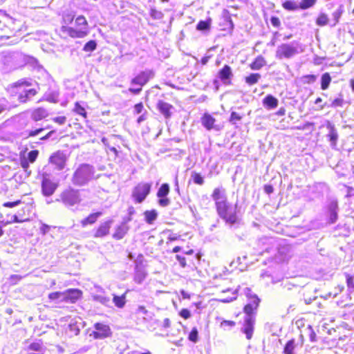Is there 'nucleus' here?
Masks as SVG:
<instances>
[{
  "mask_svg": "<svg viewBox=\"0 0 354 354\" xmlns=\"http://www.w3.org/2000/svg\"><path fill=\"white\" fill-rule=\"evenodd\" d=\"M212 199L215 201L216 207L223 205V203L227 202V196L225 193V190L220 188L214 189L212 194Z\"/></svg>",
  "mask_w": 354,
  "mask_h": 354,
  "instance_id": "17",
  "label": "nucleus"
},
{
  "mask_svg": "<svg viewBox=\"0 0 354 354\" xmlns=\"http://www.w3.org/2000/svg\"><path fill=\"white\" fill-rule=\"evenodd\" d=\"M169 193V185L167 183H163L158 189L157 192L158 198L167 197Z\"/></svg>",
  "mask_w": 354,
  "mask_h": 354,
  "instance_id": "32",
  "label": "nucleus"
},
{
  "mask_svg": "<svg viewBox=\"0 0 354 354\" xmlns=\"http://www.w3.org/2000/svg\"><path fill=\"white\" fill-rule=\"evenodd\" d=\"M266 64V60L261 56L257 57L255 60L250 64L252 70H259Z\"/></svg>",
  "mask_w": 354,
  "mask_h": 354,
  "instance_id": "29",
  "label": "nucleus"
},
{
  "mask_svg": "<svg viewBox=\"0 0 354 354\" xmlns=\"http://www.w3.org/2000/svg\"><path fill=\"white\" fill-rule=\"evenodd\" d=\"M113 302L116 307L119 308H123L126 304V294H123L121 296L113 295Z\"/></svg>",
  "mask_w": 354,
  "mask_h": 354,
  "instance_id": "30",
  "label": "nucleus"
},
{
  "mask_svg": "<svg viewBox=\"0 0 354 354\" xmlns=\"http://www.w3.org/2000/svg\"><path fill=\"white\" fill-rule=\"evenodd\" d=\"M21 203V201L20 200H17L14 202H6L3 204V207L12 208L15 207Z\"/></svg>",
  "mask_w": 354,
  "mask_h": 354,
  "instance_id": "54",
  "label": "nucleus"
},
{
  "mask_svg": "<svg viewBox=\"0 0 354 354\" xmlns=\"http://www.w3.org/2000/svg\"><path fill=\"white\" fill-rule=\"evenodd\" d=\"M235 326V322L233 321L224 320L221 323V326L224 329L227 330L232 328Z\"/></svg>",
  "mask_w": 354,
  "mask_h": 354,
  "instance_id": "46",
  "label": "nucleus"
},
{
  "mask_svg": "<svg viewBox=\"0 0 354 354\" xmlns=\"http://www.w3.org/2000/svg\"><path fill=\"white\" fill-rule=\"evenodd\" d=\"M218 216L230 227L239 225L241 218L237 214V203L232 205L228 202L216 207Z\"/></svg>",
  "mask_w": 354,
  "mask_h": 354,
  "instance_id": "3",
  "label": "nucleus"
},
{
  "mask_svg": "<svg viewBox=\"0 0 354 354\" xmlns=\"http://www.w3.org/2000/svg\"><path fill=\"white\" fill-rule=\"evenodd\" d=\"M271 24L273 26L278 28L281 25L280 20L277 17H272L270 19Z\"/></svg>",
  "mask_w": 354,
  "mask_h": 354,
  "instance_id": "61",
  "label": "nucleus"
},
{
  "mask_svg": "<svg viewBox=\"0 0 354 354\" xmlns=\"http://www.w3.org/2000/svg\"><path fill=\"white\" fill-rule=\"evenodd\" d=\"M41 348H42L41 344L39 342L32 343L29 346V350L35 351V352H40L41 351Z\"/></svg>",
  "mask_w": 354,
  "mask_h": 354,
  "instance_id": "49",
  "label": "nucleus"
},
{
  "mask_svg": "<svg viewBox=\"0 0 354 354\" xmlns=\"http://www.w3.org/2000/svg\"><path fill=\"white\" fill-rule=\"evenodd\" d=\"M180 315L184 319H188L191 317V313L189 310L183 308L180 310Z\"/></svg>",
  "mask_w": 354,
  "mask_h": 354,
  "instance_id": "59",
  "label": "nucleus"
},
{
  "mask_svg": "<svg viewBox=\"0 0 354 354\" xmlns=\"http://www.w3.org/2000/svg\"><path fill=\"white\" fill-rule=\"evenodd\" d=\"M342 10H341L340 9L337 10L333 13V17L335 21L333 26H335L339 22V19L342 15Z\"/></svg>",
  "mask_w": 354,
  "mask_h": 354,
  "instance_id": "52",
  "label": "nucleus"
},
{
  "mask_svg": "<svg viewBox=\"0 0 354 354\" xmlns=\"http://www.w3.org/2000/svg\"><path fill=\"white\" fill-rule=\"evenodd\" d=\"M28 221V218H19L18 215L15 214L11 216V220L8 221V223H23L25 221Z\"/></svg>",
  "mask_w": 354,
  "mask_h": 354,
  "instance_id": "51",
  "label": "nucleus"
},
{
  "mask_svg": "<svg viewBox=\"0 0 354 354\" xmlns=\"http://www.w3.org/2000/svg\"><path fill=\"white\" fill-rule=\"evenodd\" d=\"M22 279V277L18 274H12L10 277L9 281L12 284H16Z\"/></svg>",
  "mask_w": 354,
  "mask_h": 354,
  "instance_id": "57",
  "label": "nucleus"
},
{
  "mask_svg": "<svg viewBox=\"0 0 354 354\" xmlns=\"http://www.w3.org/2000/svg\"><path fill=\"white\" fill-rule=\"evenodd\" d=\"M244 292L248 298V304L244 307L245 316L241 330L245 335L248 339H250L252 337L254 329L255 311L259 305L260 299L248 288H245Z\"/></svg>",
  "mask_w": 354,
  "mask_h": 354,
  "instance_id": "1",
  "label": "nucleus"
},
{
  "mask_svg": "<svg viewBox=\"0 0 354 354\" xmlns=\"http://www.w3.org/2000/svg\"><path fill=\"white\" fill-rule=\"evenodd\" d=\"M101 215V212H96L90 214L88 216L81 221L82 227H85L88 224H93Z\"/></svg>",
  "mask_w": 354,
  "mask_h": 354,
  "instance_id": "28",
  "label": "nucleus"
},
{
  "mask_svg": "<svg viewBox=\"0 0 354 354\" xmlns=\"http://www.w3.org/2000/svg\"><path fill=\"white\" fill-rule=\"evenodd\" d=\"M242 118L239 113L236 112L232 111L230 115V122L234 124H236L237 121H240Z\"/></svg>",
  "mask_w": 354,
  "mask_h": 354,
  "instance_id": "45",
  "label": "nucleus"
},
{
  "mask_svg": "<svg viewBox=\"0 0 354 354\" xmlns=\"http://www.w3.org/2000/svg\"><path fill=\"white\" fill-rule=\"evenodd\" d=\"M232 76V68L228 65H225L218 73V77L224 84H230Z\"/></svg>",
  "mask_w": 354,
  "mask_h": 354,
  "instance_id": "15",
  "label": "nucleus"
},
{
  "mask_svg": "<svg viewBox=\"0 0 354 354\" xmlns=\"http://www.w3.org/2000/svg\"><path fill=\"white\" fill-rule=\"evenodd\" d=\"M64 294L65 301L75 303L80 297L82 292L77 289H68Z\"/></svg>",
  "mask_w": 354,
  "mask_h": 354,
  "instance_id": "18",
  "label": "nucleus"
},
{
  "mask_svg": "<svg viewBox=\"0 0 354 354\" xmlns=\"http://www.w3.org/2000/svg\"><path fill=\"white\" fill-rule=\"evenodd\" d=\"M147 276L145 270L138 265H136L135 268L134 281L136 283L140 284L145 280Z\"/></svg>",
  "mask_w": 354,
  "mask_h": 354,
  "instance_id": "26",
  "label": "nucleus"
},
{
  "mask_svg": "<svg viewBox=\"0 0 354 354\" xmlns=\"http://www.w3.org/2000/svg\"><path fill=\"white\" fill-rule=\"evenodd\" d=\"M171 201L167 197L159 198L158 203L160 207H165L169 205Z\"/></svg>",
  "mask_w": 354,
  "mask_h": 354,
  "instance_id": "48",
  "label": "nucleus"
},
{
  "mask_svg": "<svg viewBox=\"0 0 354 354\" xmlns=\"http://www.w3.org/2000/svg\"><path fill=\"white\" fill-rule=\"evenodd\" d=\"M346 279L348 288L351 290H354V277L348 274H346Z\"/></svg>",
  "mask_w": 354,
  "mask_h": 354,
  "instance_id": "47",
  "label": "nucleus"
},
{
  "mask_svg": "<svg viewBox=\"0 0 354 354\" xmlns=\"http://www.w3.org/2000/svg\"><path fill=\"white\" fill-rule=\"evenodd\" d=\"M95 331L93 332L92 335L95 339H104L111 335V328L108 325L102 323H95L94 324Z\"/></svg>",
  "mask_w": 354,
  "mask_h": 354,
  "instance_id": "9",
  "label": "nucleus"
},
{
  "mask_svg": "<svg viewBox=\"0 0 354 354\" xmlns=\"http://www.w3.org/2000/svg\"><path fill=\"white\" fill-rule=\"evenodd\" d=\"M192 177L193 178L194 183H196L197 185H203L204 180L200 174L194 172L192 174Z\"/></svg>",
  "mask_w": 354,
  "mask_h": 354,
  "instance_id": "43",
  "label": "nucleus"
},
{
  "mask_svg": "<svg viewBox=\"0 0 354 354\" xmlns=\"http://www.w3.org/2000/svg\"><path fill=\"white\" fill-rule=\"evenodd\" d=\"M75 24L77 28L62 26L60 31L73 38H84L88 34V24L83 15L75 19Z\"/></svg>",
  "mask_w": 354,
  "mask_h": 354,
  "instance_id": "4",
  "label": "nucleus"
},
{
  "mask_svg": "<svg viewBox=\"0 0 354 354\" xmlns=\"http://www.w3.org/2000/svg\"><path fill=\"white\" fill-rule=\"evenodd\" d=\"M22 55L18 53H14L5 57V64L10 66V69H16L23 64Z\"/></svg>",
  "mask_w": 354,
  "mask_h": 354,
  "instance_id": "11",
  "label": "nucleus"
},
{
  "mask_svg": "<svg viewBox=\"0 0 354 354\" xmlns=\"http://www.w3.org/2000/svg\"><path fill=\"white\" fill-rule=\"evenodd\" d=\"M316 1L317 0H302L299 4V8L306 10L311 8L315 4Z\"/></svg>",
  "mask_w": 354,
  "mask_h": 354,
  "instance_id": "39",
  "label": "nucleus"
},
{
  "mask_svg": "<svg viewBox=\"0 0 354 354\" xmlns=\"http://www.w3.org/2000/svg\"><path fill=\"white\" fill-rule=\"evenodd\" d=\"M38 154H39V151L37 150H32V151H30L28 153V160L29 161V162H31V163H33L37 156H38Z\"/></svg>",
  "mask_w": 354,
  "mask_h": 354,
  "instance_id": "44",
  "label": "nucleus"
},
{
  "mask_svg": "<svg viewBox=\"0 0 354 354\" xmlns=\"http://www.w3.org/2000/svg\"><path fill=\"white\" fill-rule=\"evenodd\" d=\"M73 111L77 114L83 116L84 118H86L87 113L85 109L78 102H75Z\"/></svg>",
  "mask_w": 354,
  "mask_h": 354,
  "instance_id": "37",
  "label": "nucleus"
},
{
  "mask_svg": "<svg viewBox=\"0 0 354 354\" xmlns=\"http://www.w3.org/2000/svg\"><path fill=\"white\" fill-rule=\"evenodd\" d=\"M342 104L343 100L342 98H336L332 102L331 106L333 107L342 106Z\"/></svg>",
  "mask_w": 354,
  "mask_h": 354,
  "instance_id": "62",
  "label": "nucleus"
},
{
  "mask_svg": "<svg viewBox=\"0 0 354 354\" xmlns=\"http://www.w3.org/2000/svg\"><path fill=\"white\" fill-rule=\"evenodd\" d=\"M216 120L209 113H205L201 118V123L203 126L208 131L214 129L216 131L219 130L218 125L215 124Z\"/></svg>",
  "mask_w": 354,
  "mask_h": 354,
  "instance_id": "16",
  "label": "nucleus"
},
{
  "mask_svg": "<svg viewBox=\"0 0 354 354\" xmlns=\"http://www.w3.org/2000/svg\"><path fill=\"white\" fill-rule=\"evenodd\" d=\"M53 120L59 124H64L66 121V118L65 116H59L54 118Z\"/></svg>",
  "mask_w": 354,
  "mask_h": 354,
  "instance_id": "60",
  "label": "nucleus"
},
{
  "mask_svg": "<svg viewBox=\"0 0 354 354\" xmlns=\"http://www.w3.org/2000/svg\"><path fill=\"white\" fill-rule=\"evenodd\" d=\"M143 111H145L144 109V106L142 102L138 103L134 106L133 112L136 114H140L143 112Z\"/></svg>",
  "mask_w": 354,
  "mask_h": 354,
  "instance_id": "53",
  "label": "nucleus"
},
{
  "mask_svg": "<svg viewBox=\"0 0 354 354\" xmlns=\"http://www.w3.org/2000/svg\"><path fill=\"white\" fill-rule=\"evenodd\" d=\"M65 296L64 292H54L48 295V298L50 300H58L60 301H65Z\"/></svg>",
  "mask_w": 354,
  "mask_h": 354,
  "instance_id": "36",
  "label": "nucleus"
},
{
  "mask_svg": "<svg viewBox=\"0 0 354 354\" xmlns=\"http://www.w3.org/2000/svg\"><path fill=\"white\" fill-rule=\"evenodd\" d=\"M198 332L196 327L193 328L191 332L189 334V340L192 342H197L198 340Z\"/></svg>",
  "mask_w": 354,
  "mask_h": 354,
  "instance_id": "42",
  "label": "nucleus"
},
{
  "mask_svg": "<svg viewBox=\"0 0 354 354\" xmlns=\"http://www.w3.org/2000/svg\"><path fill=\"white\" fill-rule=\"evenodd\" d=\"M210 27V22L207 21H200L197 26L196 29L198 30H207Z\"/></svg>",
  "mask_w": 354,
  "mask_h": 354,
  "instance_id": "41",
  "label": "nucleus"
},
{
  "mask_svg": "<svg viewBox=\"0 0 354 354\" xmlns=\"http://www.w3.org/2000/svg\"><path fill=\"white\" fill-rule=\"evenodd\" d=\"M48 115V112L44 108H37L34 109L31 113V118L34 121H39L44 118H46Z\"/></svg>",
  "mask_w": 354,
  "mask_h": 354,
  "instance_id": "23",
  "label": "nucleus"
},
{
  "mask_svg": "<svg viewBox=\"0 0 354 354\" xmlns=\"http://www.w3.org/2000/svg\"><path fill=\"white\" fill-rule=\"evenodd\" d=\"M261 78V75L259 73H251L249 76L245 77V82L249 85H253L258 82Z\"/></svg>",
  "mask_w": 354,
  "mask_h": 354,
  "instance_id": "35",
  "label": "nucleus"
},
{
  "mask_svg": "<svg viewBox=\"0 0 354 354\" xmlns=\"http://www.w3.org/2000/svg\"><path fill=\"white\" fill-rule=\"evenodd\" d=\"M327 128L329 129V133L328 136L329 137V140L330 142V145L333 148H335L337 145V141L338 139V133L335 128V126L330 123L327 124Z\"/></svg>",
  "mask_w": 354,
  "mask_h": 354,
  "instance_id": "22",
  "label": "nucleus"
},
{
  "mask_svg": "<svg viewBox=\"0 0 354 354\" xmlns=\"http://www.w3.org/2000/svg\"><path fill=\"white\" fill-rule=\"evenodd\" d=\"M129 227L126 223H122L117 227L113 237L117 240L122 239L129 231Z\"/></svg>",
  "mask_w": 354,
  "mask_h": 354,
  "instance_id": "25",
  "label": "nucleus"
},
{
  "mask_svg": "<svg viewBox=\"0 0 354 354\" xmlns=\"http://www.w3.org/2000/svg\"><path fill=\"white\" fill-rule=\"evenodd\" d=\"M176 260L179 262L180 266L182 268H185L187 266L186 259L185 257H183L179 254L176 255Z\"/></svg>",
  "mask_w": 354,
  "mask_h": 354,
  "instance_id": "56",
  "label": "nucleus"
},
{
  "mask_svg": "<svg viewBox=\"0 0 354 354\" xmlns=\"http://www.w3.org/2000/svg\"><path fill=\"white\" fill-rule=\"evenodd\" d=\"M58 187V183L54 182L49 178L44 176L41 182V192L44 196H52Z\"/></svg>",
  "mask_w": 354,
  "mask_h": 354,
  "instance_id": "10",
  "label": "nucleus"
},
{
  "mask_svg": "<svg viewBox=\"0 0 354 354\" xmlns=\"http://www.w3.org/2000/svg\"><path fill=\"white\" fill-rule=\"evenodd\" d=\"M282 6L285 10L289 11H294L299 8V4L294 1H286L283 3Z\"/></svg>",
  "mask_w": 354,
  "mask_h": 354,
  "instance_id": "33",
  "label": "nucleus"
},
{
  "mask_svg": "<svg viewBox=\"0 0 354 354\" xmlns=\"http://www.w3.org/2000/svg\"><path fill=\"white\" fill-rule=\"evenodd\" d=\"M331 81V77L328 73H325L322 76L321 88L322 90H326L328 88Z\"/></svg>",
  "mask_w": 354,
  "mask_h": 354,
  "instance_id": "34",
  "label": "nucleus"
},
{
  "mask_svg": "<svg viewBox=\"0 0 354 354\" xmlns=\"http://www.w3.org/2000/svg\"><path fill=\"white\" fill-rule=\"evenodd\" d=\"M309 330H310V334H309V338H310V340L312 342H315L317 341L316 339V334L314 332V330L312 329V328L310 326H309Z\"/></svg>",
  "mask_w": 354,
  "mask_h": 354,
  "instance_id": "63",
  "label": "nucleus"
},
{
  "mask_svg": "<svg viewBox=\"0 0 354 354\" xmlns=\"http://www.w3.org/2000/svg\"><path fill=\"white\" fill-rule=\"evenodd\" d=\"M60 197L62 203L68 207H72L80 202L79 192L71 188L64 190Z\"/></svg>",
  "mask_w": 354,
  "mask_h": 354,
  "instance_id": "8",
  "label": "nucleus"
},
{
  "mask_svg": "<svg viewBox=\"0 0 354 354\" xmlns=\"http://www.w3.org/2000/svg\"><path fill=\"white\" fill-rule=\"evenodd\" d=\"M31 82L26 80H20L8 88L11 95L18 94V100L21 103H26L37 93L35 88H28Z\"/></svg>",
  "mask_w": 354,
  "mask_h": 354,
  "instance_id": "2",
  "label": "nucleus"
},
{
  "mask_svg": "<svg viewBox=\"0 0 354 354\" xmlns=\"http://www.w3.org/2000/svg\"><path fill=\"white\" fill-rule=\"evenodd\" d=\"M94 169L88 164L80 165L75 171L73 176V184L82 186L86 184L93 177Z\"/></svg>",
  "mask_w": 354,
  "mask_h": 354,
  "instance_id": "6",
  "label": "nucleus"
},
{
  "mask_svg": "<svg viewBox=\"0 0 354 354\" xmlns=\"http://www.w3.org/2000/svg\"><path fill=\"white\" fill-rule=\"evenodd\" d=\"M21 166L26 171H27V169L29 167V161L26 159H24L21 161Z\"/></svg>",
  "mask_w": 354,
  "mask_h": 354,
  "instance_id": "64",
  "label": "nucleus"
},
{
  "mask_svg": "<svg viewBox=\"0 0 354 354\" xmlns=\"http://www.w3.org/2000/svg\"><path fill=\"white\" fill-rule=\"evenodd\" d=\"M153 73L151 71H145L140 73L136 77H134L131 83L133 84H138L140 86L145 85L152 77Z\"/></svg>",
  "mask_w": 354,
  "mask_h": 354,
  "instance_id": "14",
  "label": "nucleus"
},
{
  "mask_svg": "<svg viewBox=\"0 0 354 354\" xmlns=\"http://www.w3.org/2000/svg\"><path fill=\"white\" fill-rule=\"evenodd\" d=\"M160 325H161V322H160L159 320H158L156 319H153L152 317H151V324L148 326V328L149 329L154 330L158 327H160Z\"/></svg>",
  "mask_w": 354,
  "mask_h": 354,
  "instance_id": "50",
  "label": "nucleus"
},
{
  "mask_svg": "<svg viewBox=\"0 0 354 354\" xmlns=\"http://www.w3.org/2000/svg\"><path fill=\"white\" fill-rule=\"evenodd\" d=\"M302 52L301 45L297 41L288 44H282L276 50V57L279 59H290Z\"/></svg>",
  "mask_w": 354,
  "mask_h": 354,
  "instance_id": "5",
  "label": "nucleus"
},
{
  "mask_svg": "<svg viewBox=\"0 0 354 354\" xmlns=\"http://www.w3.org/2000/svg\"><path fill=\"white\" fill-rule=\"evenodd\" d=\"M278 100L272 95H268L263 100V104L267 109H274L278 106Z\"/></svg>",
  "mask_w": 354,
  "mask_h": 354,
  "instance_id": "24",
  "label": "nucleus"
},
{
  "mask_svg": "<svg viewBox=\"0 0 354 354\" xmlns=\"http://www.w3.org/2000/svg\"><path fill=\"white\" fill-rule=\"evenodd\" d=\"M44 130V128H39L35 130H30L28 131V137H34L37 135H39L40 133H41Z\"/></svg>",
  "mask_w": 354,
  "mask_h": 354,
  "instance_id": "55",
  "label": "nucleus"
},
{
  "mask_svg": "<svg viewBox=\"0 0 354 354\" xmlns=\"http://www.w3.org/2000/svg\"><path fill=\"white\" fill-rule=\"evenodd\" d=\"M328 18L327 15L324 13H321L316 20L317 25L319 26H324L328 24Z\"/></svg>",
  "mask_w": 354,
  "mask_h": 354,
  "instance_id": "38",
  "label": "nucleus"
},
{
  "mask_svg": "<svg viewBox=\"0 0 354 354\" xmlns=\"http://www.w3.org/2000/svg\"><path fill=\"white\" fill-rule=\"evenodd\" d=\"M92 298L94 301H97L105 306H110L111 299L105 295L102 289H100V291L98 293L93 294Z\"/></svg>",
  "mask_w": 354,
  "mask_h": 354,
  "instance_id": "19",
  "label": "nucleus"
},
{
  "mask_svg": "<svg viewBox=\"0 0 354 354\" xmlns=\"http://www.w3.org/2000/svg\"><path fill=\"white\" fill-rule=\"evenodd\" d=\"M151 183H140L133 189L131 196L136 203H142L150 193Z\"/></svg>",
  "mask_w": 354,
  "mask_h": 354,
  "instance_id": "7",
  "label": "nucleus"
},
{
  "mask_svg": "<svg viewBox=\"0 0 354 354\" xmlns=\"http://www.w3.org/2000/svg\"><path fill=\"white\" fill-rule=\"evenodd\" d=\"M299 343L296 344L295 339L289 340L285 347L283 352L285 354H294V350L297 347Z\"/></svg>",
  "mask_w": 354,
  "mask_h": 354,
  "instance_id": "31",
  "label": "nucleus"
},
{
  "mask_svg": "<svg viewBox=\"0 0 354 354\" xmlns=\"http://www.w3.org/2000/svg\"><path fill=\"white\" fill-rule=\"evenodd\" d=\"M338 202L337 199L332 198L329 201L327 205L328 216L330 223H334L338 218Z\"/></svg>",
  "mask_w": 354,
  "mask_h": 354,
  "instance_id": "12",
  "label": "nucleus"
},
{
  "mask_svg": "<svg viewBox=\"0 0 354 354\" xmlns=\"http://www.w3.org/2000/svg\"><path fill=\"white\" fill-rule=\"evenodd\" d=\"M50 228V227L49 225L41 223V225L39 228V230L43 235H45L49 232Z\"/></svg>",
  "mask_w": 354,
  "mask_h": 354,
  "instance_id": "58",
  "label": "nucleus"
},
{
  "mask_svg": "<svg viewBox=\"0 0 354 354\" xmlns=\"http://www.w3.org/2000/svg\"><path fill=\"white\" fill-rule=\"evenodd\" d=\"M111 223L112 221H108L102 223L97 229L94 236L98 238L107 235L109 233Z\"/></svg>",
  "mask_w": 354,
  "mask_h": 354,
  "instance_id": "20",
  "label": "nucleus"
},
{
  "mask_svg": "<svg viewBox=\"0 0 354 354\" xmlns=\"http://www.w3.org/2000/svg\"><path fill=\"white\" fill-rule=\"evenodd\" d=\"M145 220L148 224H153L157 219L158 212L155 209L147 210L144 212Z\"/></svg>",
  "mask_w": 354,
  "mask_h": 354,
  "instance_id": "27",
  "label": "nucleus"
},
{
  "mask_svg": "<svg viewBox=\"0 0 354 354\" xmlns=\"http://www.w3.org/2000/svg\"><path fill=\"white\" fill-rule=\"evenodd\" d=\"M157 106L160 113L163 114L166 118H169L171 117V110L173 109L172 105L164 101L160 100L157 104Z\"/></svg>",
  "mask_w": 354,
  "mask_h": 354,
  "instance_id": "21",
  "label": "nucleus"
},
{
  "mask_svg": "<svg viewBox=\"0 0 354 354\" xmlns=\"http://www.w3.org/2000/svg\"><path fill=\"white\" fill-rule=\"evenodd\" d=\"M66 161L65 154L62 151H57L50 157V162L55 165L58 170L64 168Z\"/></svg>",
  "mask_w": 354,
  "mask_h": 354,
  "instance_id": "13",
  "label": "nucleus"
},
{
  "mask_svg": "<svg viewBox=\"0 0 354 354\" xmlns=\"http://www.w3.org/2000/svg\"><path fill=\"white\" fill-rule=\"evenodd\" d=\"M97 43L94 40H90L85 44L83 48V50L85 52H93L96 49Z\"/></svg>",
  "mask_w": 354,
  "mask_h": 354,
  "instance_id": "40",
  "label": "nucleus"
}]
</instances>
